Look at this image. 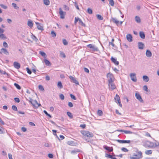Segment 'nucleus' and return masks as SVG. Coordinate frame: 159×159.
Masks as SVG:
<instances>
[{"label": "nucleus", "instance_id": "f257e3e1", "mask_svg": "<svg viewBox=\"0 0 159 159\" xmlns=\"http://www.w3.org/2000/svg\"><path fill=\"white\" fill-rule=\"evenodd\" d=\"M143 146L146 148H154L159 146V142L156 141L155 143H153L148 141L145 142L143 144Z\"/></svg>", "mask_w": 159, "mask_h": 159}, {"label": "nucleus", "instance_id": "f03ea898", "mask_svg": "<svg viewBox=\"0 0 159 159\" xmlns=\"http://www.w3.org/2000/svg\"><path fill=\"white\" fill-rule=\"evenodd\" d=\"M142 153L141 152H137L134 153L132 156L130 157L131 159H139L142 157Z\"/></svg>", "mask_w": 159, "mask_h": 159}, {"label": "nucleus", "instance_id": "7ed1b4c3", "mask_svg": "<svg viewBox=\"0 0 159 159\" xmlns=\"http://www.w3.org/2000/svg\"><path fill=\"white\" fill-rule=\"evenodd\" d=\"M81 133L84 136L87 137L88 138H92L93 136V134L92 133L87 130H81Z\"/></svg>", "mask_w": 159, "mask_h": 159}, {"label": "nucleus", "instance_id": "20e7f679", "mask_svg": "<svg viewBox=\"0 0 159 159\" xmlns=\"http://www.w3.org/2000/svg\"><path fill=\"white\" fill-rule=\"evenodd\" d=\"M29 102L35 108H37L39 106H41L40 104L38 103L36 100H29Z\"/></svg>", "mask_w": 159, "mask_h": 159}, {"label": "nucleus", "instance_id": "39448f33", "mask_svg": "<svg viewBox=\"0 0 159 159\" xmlns=\"http://www.w3.org/2000/svg\"><path fill=\"white\" fill-rule=\"evenodd\" d=\"M107 77L108 79V83L114 82L115 80V78L113 75L110 73H109L107 74Z\"/></svg>", "mask_w": 159, "mask_h": 159}, {"label": "nucleus", "instance_id": "423d86ee", "mask_svg": "<svg viewBox=\"0 0 159 159\" xmlns=\"http://www.w3.org/2000/svg\"><path fill=\"white\" fill-rule=\"evenodd\" d=\"M87 47L92 49L91 51H98V48L96 47L95 45L89 44L87 45Z\"/></svg>", "mask_w": 159, "mask_h": 159}, {"label": "nucleus", "instance_id": "0eeeda50", "mask_svg": "<svg viewBox=\"0 0 159 159\" xmlns=\"http://www.w3.org/2000/svg\"><path fill=\"white\" fill-rule=\"evenodd\" d=\"M59 14L60 16V18L61 19H64L65 18V15L66 14L65 12H64L62 10L61 8H60L59 9Z\"/></svg>", "mask_w": 159, "mask_h": 159}, {"label": "nucleus", "instance_id": "6e6552de", "mask_svg": "<svg viewBox=\"0 0 159 159\" xmlns=\"http://www.w3.org/2000/svg\"><path fill=\"white\" fill-rule=\"evenodd\" d=\"M130 77L131 80L134 82H136L137 80L136 76V74L134 73H132L130 74Z\"/></svg>", "mask_w": 159, "mask_h": 159}, {"label": "nucleus", "instance_id": "1a4fd4ad", "mask_svg": "<svg viewBox=\"0 0 159 159\" xmlns=\"http://www.w3.org/2000/svg\"><path fill=\"white\" fill-rule=\"evenodd\" d=\"M113 82H111L108 83V86L110 90H112L116 88V86Z\"/></svg>", "mask_w": 159, "mask_h": 159}, {"label": "nucleus", "instance_id": "9d476101", "mask_svg": "<svg viewBox=\"0 0 159 159\" xmlns=\"http://www.w3.org/2000/svg\"><path fill=\"white\" fill-rule=\"evenodd\" d=\"M70 79L71 80V82L74 83L77 85H79V82L76 80V78L71 76H70L69 77Z\"/></svg>", "mask_w": 159, "mask_h": 159}, {"label": "nucleus", "instance_id": "9b49d317", "mask_svg": "<svg viewBox=\"0 0 159 159\" xmlns=\"http://www.w3.org/2000/svg\"><path fill=\"white\" fill-rule=\"evenodd\" d=\"M119 143H129L130 142V141L129 140H121L119 139L117 140H116Z\"/></svg>", "mask_w": 159, "mask_h": 159}, {"label": "nucleus", "instance_id": "f8f14e48", "mask_svg": "<svg viewBox=\"0 0 159 159\" xmlns=\"http://www.w3.org/2000/svg\"><path fill=\"white\" fill-rule=\"evenodd\" d=\"M0 52L1 53H3L7 55H8L9 54L8 52L6 49L4 48H1L0 49Z\"/></svg>", "mask_w": 159, "mask_h": 159}, {"label": "nucleus", "instance_id": "ddd939ff", "mask_svg": "<svg viewBox=\"0 0 159 159\" xmlns=\"http://www.w3.org/2000/svg\"><path fill=\"white\" fill-rule=\"evenodd\" d=\"M111 61L113 62L115 65H118L119 64V62L116 60V59L115 58L111 57Z\"/></svg>", "mask_w": 159, "mask_h": 159}, {"label": "nucleus", "instance_id": "4468645a", "mask_svg": "<svg viewBox=\"0 0 159 159\" xmlns=\"http://www.w3.org/2000/svg\"><path fill=\"white\" fill-rule=\"evenodd\" d=\"M13 66L14 67L17 69H19L20 67V63L16 61L14 62Z\"/></svg>", "mask_w": 159, "mask_h": 159}, {"label": "nucleus", "instance_id": "2eb2a0df", "mask_svg": "<svg viewBox=\"0 0 159 159\" xmlns=\"http://www.w3.org/2000/svg\"><path fill=\"white\" fill-rule=\"evenodd\" d=\"M126 38L127 40L129 42L132 41V36L130 34H129L126 35Z\"/></svg>", "mask_w": 159, "mask_h": 159}, {"label": "nucleus", "instance_id": "dca6fc26", "mask_svg": "<svg viewBox=\"0 0 159 159\" xmlns=\"http://www.w3.org/2000/svg\"><path fill=\"white\" fill-rule=\"evenodd\" d=\"M138 46L139 49H142L143 48L144 45L143 43L139 42L138 43Z\"/></svg>", "mask_w": 159, "mask_h": 159}, {"label": "nucleus", "instance_id": "f3484780", "mask_svg": "<svg viewBox=\"0 0 159 159\" xmlns=\"http://www.w3.org/2000/svg\"><path fill=\"white\" fill-rule=\"evenodd\" d=\"M35 24L37 25V28L38 30L41 31L43 30V27L39 23L36 22Z\"/></svg>", "mask_w": 159, "mask_h": 159}, {"label": "nucleus", "instance_id": "a211bd4d", "mask_svg": "<svg viewBox=\"0 0 159 159\" xmlns=\"http://www.w3.org/2000/svg\"><path fill=\"white\" fill-rule=\"evenodd\" d=\"M146 55L147 57H150L152 56V53L150 50H147L146 51Z\"/></svg>", "mask_w": 159, "mask_h": 159}, {"label": "nucleus", "instance_id": "6ab92c4d", "mask_svg": "<svg viewBox=\"0 0 159 159\" xmlns=\"http://www.w3.org/2000/svg\"><path fill=\"white\" fill-rule=\"evenodd\" d=\"M104 148L106 150L108 151L109 152H111L113 151V148L112 147H108L107 146H104Z\"/></svg>", "mask_w": 159, "mask_h": 159}, {"label": "nucleus", "instance_id": "aec40b11", "mask_svg": "<svg viewBox=\"0 0 159 159\" xmlns=\"http://www.w3.org/2000/svg\"><path fill=\"white\" fill-rule=\"evenodd\" d=\"M80 152V150L78 149H76L71 151V153L73 154H76L77 153L79 152Z\"/></svg>", "mask_w": 159, "mask_h": 159}, {"label": "nucleus", "instance_id": "412c9836", "mask_svg": "<svg viewBox=\"0 0 159 159\" xmlns=\"http://www.w3.org/2000/svg\"><path fill=\"white\" fill-rule=\"evenodd\" d=\"M135 21L138 23H141V19L139 16H136L135 17Z\"/></svg>", "mask_w": 159, "mask_h": 159}, {"label": "nucleus", "instance_id": "4be33fe9", "mask_svg": "<svg viewBox=\"0 0 159 159\" xmlns=\"http://www.w3.org/2000/svg\"><path fill=\"white\" fill-rule=\"evenodd\" d=\"M44 62L46 66H50L51 65L50 62L46 58L44 59Z\"/></svg>", "mask_w": 159, "mask_h": 159}, {"label": "nucleus", "instance_id": "5701e85b", "mask_svg": "<svg viewBox=\"0 0 159 159\" xmlns=\"http://www.w3.org/2000/svg\"><path fill=\"white\" fill-rule=\"evenodd\" d=\"M39 53L42 57H43L44 58V59L46 58L47 57V55L44 52L42 51H40Z\"/></svg>", "mask_w": 159, "mask_h": 159}, {"label": "nucleus", "instance_id": "b1692460", "mask_svg": "<svg viewBox=\"0 0 159 159\" xmlns=\"http://www.w3.org/2000/svg\"><path fill=\"white\" fill-rule=\"evenodd\" d=\"M135 96L137 99H142L140 94L138 92L135 93Z\"/></svg>", "mask_w": 159, "mask_h": 159}, {"label": "nucleus", "instance_id": "393cba45", "mask_svg": "<svg viewBox=\"0 0 159 159\" xmlns=\"http://www.w3.org/2000/svg\"><path fill=\"white\" fill-rule=\"evenodd\" d=\"M143 80L146 82H148L149 80V78L146 75L143 76Z\"/></svg>", "mask_w": 159, "mask_h": 159}, {"label": "nucleus", "instance_id": "a878e982", "mask_svg": "<svg viewBox=\"0 0 159 159\" xmlns=\"http://www.w3.org/2000/svg\"><path fill=\"white\" fill-rule=\"evenodd\" d=\"M139 36L142 39H144L145 38V35L144 33L143 32L141 31L140 32Z\"/></svg>", "mask_w": 159, "mask_h": 159}, {"label": "nucleus", "instance_id": "bb28decb", "mask_svg": "<svg viewBox=\"0 0 159 159\" xmlns=\"http://www.w3.org/2000/svg\"><path fill=\"white\" fill-rule=\"evenodd\" d=\"M31 38L34 40L36 42H37L38 41V39L33 34L31 36Z\"/></svg>", "mask_w": 159, "mask_h": 159}, {"label": "nucleus", "instance_id": "cd10ccee", "mask_svg": "<svg viewBox=\"0 0 159 159\" xmlns=\"http://www.w3.org/2000/svg\"><path fill=\"white\" fill-rule=\"evenodd\" d=\"M43 2L44 4L46 6L49 5L50 3L49 0H43Z\"/></svg>", "mask_w": 159, "mask_h": 159}, {"label": "nucleus", "instance_id": "c85d7f7f", "mask_svg": "<svg viewBox=\"0 0 159 159\" xmlns=\"http://www.w3.org/2000/svg\"><path fill=\"white\" fill-rule=\"evenodd\" d=\"M28 25L30 28H32L33 25V24L32 21L29 20L28 22Z\"/></svg>", "mask_w": 159, "mask_h": 159}, {"label": "nucleus", "instance_id": "c756f323", "mask_svg": "<svg viewBox=\"0 0 159 159\" xmlns=\"http://www.w3.org/2000/svg\"><path fill=\"white\" fill-rule=\"evenodd\" d=\"M112 20L113 22L115 23L117 25H119V21L117 20L116 19L114 18L112 19Z\"/></svg>", "mask_w": 159, "mask_h": 159}, {"label": "nucleus", "instance_id": "7c9ffc66", "mask_svg": "<svg viewBox=\"0 0 159 159\" xmlns=\"http://www.w3.org/2000/svg\"><path fill=\"white\" fill-rule=\"evenodd\" d=\"M115 102L116 103L119 105L120 107H122V105L121 103L120 100H115Z\"/></svg>", "mask_w": 159, "mask_h": 159}, {"label": "nucleus", "instance_id": "2f4dec72", "mask_svg": "<svg viewBox=\"0 0 159 159\" xmlns=\"http://www.w3.org/2000/svg\"><path fill=\"white\" fill-rule=\"evenodd\" d=\"M0 38L2 39H6L7 37L5 35L2 33L0 34Z\"/></svg>", "mask_w": 159, "mask_h": 159}, {"label": "nucleus", "instance_id": "473e14b6", "mask_svg": "<svg viewBox=\"0 0 159 159\" xmlns=\"http://www.w3.org/2000/svg\"><path fill=\"white\" fill-rule=\"evenodd\" d=\"M96 16L97 18L99 20H103V17L100 15L97 14L96 15Z\"/></svg>", "mask_w": 159, "mask_h": 159}, {"label": "nucleus", "instance_id": "72a5a7b5", "mask_svg": "<svg viewBox=\"0 0 159 159\" xmlns=\"http://www.w3.org/2000/svg\"><path fill=\"white\" fill-rule=\"evenodd\" d=\"M57 86L60 88L61 89L63 87L61 81L58 82Z\"/></svg>", "mask_w": 159, "mask_h": 159}, {"label": "nucleus", "instance_id": "f704fd0d", "mask_svg": "<svg viewBox=\"0 0 159 159\" xmlns=\"http://www.w3.org/2000/svg\"><path fill=\"white\" fill-rule=\"evenodd\" d=\"M51 34L52 37H55L56 36V34L54 31H52L51 32Z\"/></svg>", "mask_w": 159, "mask_h": 159}, {"label": "nucleus", "instance_id": "c9c22d12", "mask_svg": "<svg viewBox=\"0 0 159 159\" xmlns=\"http://www.w3.org/2000/svg\"><path fill=\"white\" fill-rule=\"evenodd\" d=\"M98 115L99 116H101L102 115L103 112L102 111L98 110Z\"/></svg>", "mask_w": 159, "mask_h": 159}, {"label": "nucleus", "instance_id": "e433bc0d", "mask_svg": "<svg viewBox=\"0 0 159 159\" xmlns=\"http://www.w3.org/2000/svg\"><path fill=\"white\" fill-rule=\"evenodd\" d=\"M63 8L65 11H69V8L66 5H63Z\"/></svg>", "mask_w": 159, "mask_h": 159}, {"label": "nucleus", "instance_id": "4c0bfd02", "mask_svg": "<svg viewBox=\"0 0 159 159\" xmlns=\"http://www.w3.org/2000/svg\"><path fill=\"white\" fill-rule=\"evenodd\" d=\"M4 133V129L3 128L0 126V134H3Z\"/></svg>", "mask_w": 159, "mask_h": 159}, {"label": "nucleus", "instance_id": "58836bf2", "mask_svg": "<svg viewBox=\"0 0 159 159\" xmlns=\"http://www.w3.org/2000/svg\"><path fill=\"white\" fill-rule=\"evenodd\" d=\"M67 114L68 116L70 118H73V115L72 113L70 112H67Z\"/></svg>", "mask_w": 159, "mask_h": 159}, {"label": "nucleus", "instance_id": "ea45409f", "mask_svg": "<svg viewBox=\"0 0 159 159\" xmlns=\"http://www.w3.org/2000/svg\"><path fill=\"white\" fill-rule=\"evenodd\" d=\"M14 85H15V86L16 87V88L17 89H21L20 86L19 85L15 83L14 84Z\"/></svg>", "mask_w": 159, "mask_h": 159}, {"label": "nucleus", "instance_id": "a19ab883", "mask_svg": "<svg viewBox=\"0 0 159 159\" xmlns=\"http://www.w3.org/2000/svg\"><path fill=\"white\" fill-rule=\"evenodd\" d=\"M11 4L12 6L15 9H18L19 8V7L17 6L16 4V3H12Z\"/></svg>", "mask_w": 159, "mask_h": 159}, {"label": "nucleus", "instance_id": "79ce46f5", "mask_svg": "<svg viewBox=\"0 0 159 159\" xmlns=\"http://www.w3.org/2000/svg\"><path fill=\"white\" fill-rule=\"evenodd\" d=\"M109 44L110 45H112L113 48H116V46L113 43L110 42H109Z\"/></svg>", "mask_w": 159, "mask_h": 159}, {"label": "nucleus", "instance_id": "37998d69", "mask_svg": "<svg viewBox=\"0 0 159 159\" xmlns=\"http://www.w3.org/2000/svg\"><path fill=\"white\" fill-rule=\"evenodd\" d=\"M152 152L151 150H147L145 152V154L147 155L151 154Z\"/></svg>", "mask_w": 159, "mask_h": 159}, {"label": "nucleus", "instance_id": "c03bdc74", "mask_svg": "<svg viewBox=\"0 0 159 159\" xmlns=\"http://www.w3.org/2000/svg\"><path fill=\"white\" fill-rule=\"evenodd\" d=\"M87 11L88 13H89V14H91L92 13V12H93V11H92V9H90V8H89L87 9Z\"/></svg>", "mask_w": 159, "mask_h": 159}, {"label": "nucleus", "instance_id": "a18cd8bd", "mask_svg": "<svg viewBox=\"0 0 159 159\" xmlns=\"http://www.w3.org/2000/svg\"><path fill=\"white\" fill-rule=\"evenodd\" d=\"M79 24H80L83 26H85V24L80 19V20H79Z\"/></svg>", "mask_w": 159, "mask_h": 159}, {"label": "nucleus", "instance_id": "49530a36", "mask_svg": "<svg viewBox=\"0 0 159 159\" xmlns=\"http://www.w3.org/2000/svg\"><path fill=\"white\" fill-rule=\"evenodd\" d=\"M123 132L126 134H131L132 133V132L131 131L129 130H123Z\"/></svg>", "mask_w": 159, "mask_h": 159}, {"label": "nucleus", "instance_id": "de8ad7c7", "mask_svg": "<svg viewBox=\"0 0 159 159\" xmlns=\"http://www.w3.org/2000/svg\"><path fill=\"white\" fill-rule=\"evenodd\" d=\"M0 73L2 74H7V75L8 76L9 75L8 74L6 73L5 71H3V70H2L0 69Z\"/></svg>", "mask_w": 159, "mask_h": 159}, {"label": "nucleus", "instance_id": "09e8293b", "mask_svg": "<svg viewBox=\"0 0 159 159\" xmlns=\"http://www.w3.org/2000/svg\"><path fill=\"white\" fill-rule=\"evenodd\" d=\"M26 70L27 71V72L29 74H31L32 71H31V70L28 67L26 68Z\"/></svg>", "mask_w": 159, "mask_h": 159}, {"label": "nucleus", "instance_id": "8fccbe9b", "mask_svg": "<svg viewBox=\"0 0 159 159\" xmlns=\"http://www.w3.org/2000/svg\"><path fill=\"white\" fill-rule=\"evenodd\" d=\"M109 4L111 6H114V3L113 0H110L109 1Z\"/></svg>", "mask_w": 159, "mask_h": 159}, {"label": "nucleus", "instance_id": "3c124183", "mask_svg": "<svg viewBox=\"0 0 159 159\" xmlns=\"http://www.w3.org/2000/svg\"><path fill=\"white\" fill-rule=\"evenodd\" d=\"M43 112L48 116H49L50 118H52V116L48 113L47 111L46 110L43 111Z\"/></svg>", "mask_w": 159, "mask_h": 159}, {"label": "nucleus", "instance_id": "603ef678", "mask_svg": "<svg viewBox=\"0 0 159 159\" xmlns=\"http://www.w3.org/2000/svg\"><path fill=\"white\" fill-rule=\"evenodd\" d=\"M105 157H107L111 159H112L113 158V156L112 155H111L110 154H106L105 155Z\"/></svg>", "mask_w": 159, "mask_h": 159}, {"label": "nucleus", "instance_id": "864d4df0", "mask_svg": "<svg viewBox=\"0 0 159 159\" xmlns=\"http://www.w3.org/2000/svg\"><path fill=\"white\" fill-rule=\"evenodd\" d=\"M62 42H63V44L64 45H66L68 44V42H67V41L65 39H63L62 40Z\"/></svg>", "mask_w": 159, "mask_h": 159}, {"label": "nucleus", "instance_id": "5fc2aeb1", "mask_svg": "<svg viewBox=\"0 0 159 159\" xmlns=\"http://www.w3.org/2000/svg\"><path fill=\"white\" fill-rule=\"evenodd\" d=\"M12 109L14 111H17V110H18L16 106L13 105L12 106Z\"/></svg>", "mask_w": 159, "mask_h": 159}, {"label": "nucleus", "instance_id": "6e6d98bb", "mask_svg": "<svg viewBox=\"0 0 159 159\" xmlns=\"http://www.w3.org/2000/svg\"><path fill=\"white\" fill-rule=\"evenodd\" d=\"M0 5L2 8L5 9H6L7 8V6H5L3 4H1Z\"/></svg>", "mask_w": 159, "mask_h": 159}, {"label": "nucleus", "instance_id": "4d7b16f0", "mask_svg": "<svg viewBox=\"0 0 159 159\" xmlns=\"http://www.w3.org/2000/svg\"><path fill=\"white\" fill-rule=\"evenodd\" d=\"M39 88L41 91H43L44 90V89L43 86L41 85H39Z\"/></svg>", "mask_w": 159, "mask_h": 159}, {"label": "nucleus", "instance_id": "13d9d810", "mask_svg": "<svg viewBox=\"0 0 159 159\" xmlns=\"http://www.w3.org/2000/svg\"><path fill=\"white\" fill-rule=\"evenodd\" d=\"M121 150L122 151H123V152H127L128 151V150L127 148H121Z\"/></svg>", "mask_w": 159, "mask_h": 159}, {"label": "nucleus", "instance_id": "bf43d9fd", "mask_svg": "<svg viewBox=\"0 0 159 159\" xmlns=\"http://www.w3.org/2000/svg\"><path fill=\"white\" fill-rule=\"evenodd\" d=\"M60 55L61 57H62L64 58H65L66 57L65 53L62 52H61L60 53Z\"/></svg>", "mask_w": 159, "mask_h": 159}, {"label": "nucleus", "instance_id": "052dcab7", "mask_svg": "<svg viewBox=\"0 0 159 159\" xmlns=\"http://www.w3.org/2000/svg\"><path fill=\"white\" fill-rule=\"evenodd\" d=\"M3 46L6 48L7 47H8V45L7 43L5 42H4L3 43Z\"/></svg>", "mask_w": 159, "mask_h": 159}, {"label": "nucleus", "instance_id": "680f3d73", "mask_svg": "<svg viewBox=\"0 0 159 159\" xmlns=\"http://www.w3.org/2000/svg\"><path fill=\"white\" fill-rule=\"evenodd\" d=\"M143 89L146 91H148V88L146 85H144L143 87Z\"/></svg>", "mask_w": 159, "mask_h": 159}, {"label": "nucleus", "instance_id": "e2e57ef3", "mask_svg": "<svg viewBox=\"0 0 159 159\" xmlns=\"http://www.w3.org/2000/svg\"><path fill=\"white\" fill-rule=\"evenodd\" d=\"M114 99H120V98L118 95L116 94L114 97Z\"/></svg>", "mask_w": 159, "mask_h": 159}, {"label": "nucleus", "instance_id": "0e129e2a", "mask_svg": "<svg viewBox=\"0 0 159 159\" xmlns=\"http://www.w3.org/2000/svg\"><path fill=\"white\" fill-rule=\"evenodd\" d=\"M79 20H80V19L78 18H75V22L74 23L75 24H76L78 21H79Z\"/></svg>", "mask_w": 159, "mask_h": 159}, {"label": "nucleus", "instance_id": "69168bd1", "mask_svg": "<svg viewBox=\"0 0 159 159\" xmlns=\"http://www.w3.org/2000/svg\"><path fill=\"white\" fill-rule=\"evenodd\" d=\"M59 97L61 99H64V96L63 94H61L59 95Z\"/></svg>", "mask_w": 159, "mask_h": 159}, {"label": "nucleus", "instance_id": "338daca9", "mask_svg": "<svg viewBox=\"0 0 159 159\" xmlns=\"http://www.w3.org/2000/svg\"><path fill=\"white\" fill-rule=\"evenodd\" d=\"M84 71L87 73H89V70L86 68H85V67H84Z\"/></svg>", "mask_w": 159, "mask_h": 159}, {"label": "nucleus", "instance_id": "774afa93", "mask_svg": "<svg viewBox=\"0 0 159 159\" xmlns=\"http://www.w3.org/2000/svg\"><path fill=\"white\" fill-rule=\"evenodd\" d=\"M8 156L9 159H13L12 158V155L11 154L9 153L8 154Z\"/></svg>", "mask_w": 159, "mask_h": 159}]
</instances>
